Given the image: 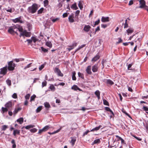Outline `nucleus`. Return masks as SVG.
Returning <instances> with one entry per match:
<instances>
[{
    "label": "nucleus",
    "mask_w": 148,
    "mask_h": 148,
    "mask_svg": "<svg viewBox=\"0 0 148 148\" xmlns=\"http://www.w3.org/2000/svg\"><path fill=\"white\" fill-rule=\"evenodd\" d=\"M39 6V5L34 3L31 6L28 7L27 9L28 12L32 14L36 12Z\"/></svg>",
    "instance_id": "nucleus-1"
},
{
    "label": "nucleus",
    "mask_w": 148,
    "mask_h": 148,
    "mask_svg": "<svg viewBox=\"0 0 148 148\" xmlns=\"http://www.w3.org/2000/svg\"><path fill=\"white\" fill-rule=\"evenodd\" d=\"M15 64L13 63L12 61H11L8 63V69L10 71L13 70L14 69Z\"/></svg>",
    "instance_id": "nucleus-2"
},
{
    "label": "nucleus",
    "mask_w": 148,
    "mask_h": 148,
    "mask_svg": "<svg viewBox=\"0 0 148 148\" xmlns=\"http://www.w3.org/2000/svg\"><path fill=\"white\" fill-rule=\"evenodd\" d=\"M25 36L27 37L30 36V34L29 32H27L26 30H24L22 32H21L20 36Z\"/></svg>",
    "instance_id": "nucleus-3"
},
{
    "label": "nucleus",
    "mask_w": 148,
    "mask_h": 148,
    "mask_svg": "<svg viewBox=\"0 0 148 148\" xmlns=\"http://www.w3.org/2000/svg\"><path fill=\"white\" fill-rule=\"evenodd\" d=\"M139 2L140 5L139 8H143L147 6L145 5V2L144 0H140Z\"/></svg>",
    "instance_id": "nucleus-4"
},
{
    "label": "nucleus",
    "mask_w": 148,
    "mask_h": 148,
    "mask_svg": "<svg viewBox=\"0 0 148 148\" xmlns=\"http://www.w3.org/2000/svg\"><path fill=\"white\" fill-rule=\"evenodd\" d=\"M7 67L6 66L0 69V73L1 74L5 75L7 73Z\"/></svg>",
    "instance_id": "nucleus-5"
},
{
    "label": "nucleus",
    "mask_w": 148,
    "mask_h": 148,
    "mask_svg": "<svg viewBox=\"0 0 148 148\" xmlns=\"http://www.w3.org/2000/svg\"><path fill=\"white\" fill-rule=\"evenodd\" d=\"M55 72L57 73L59 76L62 77L63 76V74L61 73L60 70L58 68H55L54 70Z\"/></svg>",
    "instance_id": "nucleus-6"
},
{
    "label": "nucleus",
    "mask_w": 148,
    "mask_h": 148,
    "mask_svg": "<svg viewBox=\"0 0 148 148\" xmlns=\"http://www.w3.org/2000/svg\"><path fill=\"white\" fill-rule=\"evenodd\" d=\"M74 14H71L69 16L68 18V19L70 23H73L75 21V20L74 19Z\"/></svg>",
    "instance_id": "nucleus-7"
},
{
    "label": "nucleus",
    "mask_w": 148,
    "mask_h": 148,
    "mask_svg": "<svg viewBox=\"0 0 148 148\" xmlns=\"http://www.w3.org/2000/svg\"><path fill=\"white\" fill-rule=\"evenodd\" d=\"M98 64H96L92 66V70L93 72H95L97 71L98 69Z\"/></svg>",
    "instance_id": "nucleus-8"
},
{
    "label": "nucleus",
    "mask_w": 148,
    "mask_h": 148,
    "mask_svg": "<svg viewBox=\"0 0 148 148\" xmlns=\"http://www.w3.org/2000/svg\"><path fill=\"white\" fill-rule=\"evenodd\" d=\"M21 17L20 16L18 18H16L14 19H13V21L14 23L19 22L20 23H23V21L21 20Z\"/></svg>",
    "instance_id": "nucleus-9"
},
{
    "label": "nucleus",
    "mask_w": 148,
    "mask_h": 148,
    "mask_svg": "<svg viewBox=\"0 0 148 148\" xmlns=\"http://www.w3.org/2000/svg\"><path fill=\"white\" fill-rule=\"evenodd\" d=\"M91 70V66L90 65L88 66L86 69V71L88 74L90 75L92 74Z\"/></svg>",
    "instance_id": "nucleus-10"
},
{
    "label": "nucleus",
    "mask_w": 148,
    "mask_h": 148,
    "mask_svg": "<svg viewBox=\"0 0 148 148\" xmlns=\"http://www.w3.org/2000/svg\"><path fill=\"white\" fill-rule=\"evenodd\" d=\"M71 89L72 90H73L75 91H77V90H78L79 91H82V90L79 88L76 85H74L73 86H72L71 87Z\"/></svg>",
    "instance_id": "nucleus-11"
},
{
    "label": "nucleus",
    "mask_w": 148,
    "mask_h": 148,
    "mask_svg": "<svg viewBox=\"0 0 148 148\" xmlns=\"http://www.w3.org/2000/svg\"><path fill=\"white\" fill-rule=\"evenodd\" d=\"M12 105V102L9 101L5 105V106L8 108H11Z\"/></svg>",
    "instance_id": "nucleus-12"
},
{
    "label": "nucleus",
    "mask_w": 148,
    "mask_h": 148,
    "mask_svg": "<svg viewBox=\"0 0 148 148\" xmlns=\"http://www.w3.org/2000/svg\"><path fill=\"white\" fill-rule=\"evenodd\" d=\"M91 28L90 26L89 25H85L84 28V30L87 32H88Z\"/></svg>",
    "instance_id": "nucleus-13"
},
{
    "label": "nucleus",
    "mask_w": 148,
    "mask_h": 148,
    "mask_svg": "<svg viewBox=\"0 0 148 148\" xmlns=\"http://www.w3.org/2000/svg\"><path fill=\"white\" fill-rule=\"evenodd\" d=\"M101 20L103 22H108L109 21V17H105L104 16H103L102 17Z\"/></svg>",
    "instance_id": "nucleus-14"
},
{
    "label": "nucleus",
    "mask_w": 148,
    "mask_h": 148,
    "mask_svg": "<svg viewBox=\"0 0 148 148\" xmlns=\"http://www.w3.org/2000/svg\"><path fill=\"white\" fill-rule=\"evenodd\" d=\"M71 140L70 143L71 144L72 146H73L76 140V137H71Z\"/></svg>",
    "instance_id": "nucleus-15"
},
{
    "label": "nucleus",
    "mask_w": 148,
    "mask_h": 148,
    "mask_svg": "<svg viewBox=\"0 0 148 148\" xmlns=\"http://www.w3.org/2000/svg\"><path fill=\"white\" fill-rule=\"evenodd\" d=\"M100 56L98 55H97L92 59V61L95 62L98 60Z\"/></svg>",
    "instance_id": "nucleus-16"
},
{
    "label": "nucleus",
    "mask_w": 148,
    "mask_h": 148,
    "mask_svg": "<svg viewBox=\"0 0 148 148\" xmlns=\"http://www.w3.org/2000/svg\"><path fill=\"white\" fill-rule=\"evenodd\" d=\"M8 32L12 34H13L15 31L11 27H10L8 30Z\"/></svg>",
    "instance_id": "nucleus-17"
},
{
    "label": "nucleus",
    "mask_w": 148,
    "mask_h": 148,
    "mask_svg": "<svg viewBox=\"0 0 148 148\" xmlns=\"http://www.w3.org/2000/svg\"><path fill=\"white\" fill-rule=\"evenodd\" d=\"M20 133V130H14L13 134L14 136H16V134L19 135Z\"/></svg>",
    "instance_id": "nucleus-18"
},
{
    "label": "nucleus",
    "mask_w": 148,
    "mask_h": 148,
    "mask_svg": "<svg viewBox=\"0 0 148 148\" xmlns=\"http://www.w3.org/2000/svg\"><path fill=\"white\" fill-rule=\"evenodd\" d=\"M95 94L97 96L98 99L100 98V92L99 90H97L95 92Z\"/></svg>",
    "instance_id": "nucleus-19"
},
{
    "label": "nucleus",
    "mask_w": 148,
    "mask_h": 148,
    "mask_svg": "<svg viewBox=\"0 0 148 148\" xmlns=\"http://www.w3.org/2000/svg\"><path fill=\"white\" fill-rule=\"evenodd\" d=\"M71 8L72 9H73L75 10H76L78 9V8L77 6L76 3H75L71 5Z\"/></svg>",
    "instance_id": "nucleus-20"
},
{
    "label": "nucleus",
    "mask_w": 148,
    "mask_h": 148,
    "mask_svg": "<svg viewBox=\"0 0 148 148\" xmlns=\"http://www.w3.org/2000/svg\"><path fill=\"white\" fill-rule=\"evenodd\" d=\"M102 127V126L101 125H99V126L97 127H95V128L92 129V130H90V132L94 131H97L99 130L100 128H101Z\"/></svg>",
    "instance_id": "nucleus-21"
},
{
    "label": "nucleus",
    "mask_w": 148,
    "mask_h": 148,
    "mask_svg": "<svg viewBox=\"0 0 148 148\" xmlns=\"http://www.w3.org/2000/svg\"><path fill=\"white\" fill-rule=\"evenodd\" d=\"M83 3L82 1H79L78 3V6L80 10H82L83 8Z\"/></svg>",
    "instance_id": "nucleus-22"
},
{
    "label": "nucleus",
    "mask_w": 148,
    "mask_h": 148,
    "mask_svg": "<svg viewBox=\"0 0 148 148\" xmlns=\"http://www.w3.org/2000/svg\"><path fill=\"white\" fill-rule=\"evenodd\" d=\"M126 31L128 35L134 32V30L132 28H129L127 29Z\"/></svg>",
    "instance_id": "nucleus-23"
},
{
    "label": "nucleus",
    "mask_w": 148,
    "mask_h": 148,
    "mask_svg": "<svg viewBox=\"0 0 148 148\" xmlns=\"http://www.w3.org/2000/svg\"><path fill=\"white\" fill-rule=\"evenodd\" d=\"M23 119L21 117L17 120V121L19 122L20 124H21L23 122Z\"/></svg>",
    "instance_id": "nucleus-24"
},
{
    "label": "nucleus",
    "mask_w": 148,
    "mask_h": 148,
    "mask_svg": "<svg viewBox=\"0 0 148 148\" xmlns=\"http://www.w3.org/2000/svg\"><path fill=\"white\" fill-rule=\"evenodd\" d=\"M21 108H15L14 110V111L13 112L14 114L15 115L18 111L21 110Z\"/></svg>",
    "instance_id": "nucleus-25"
},
{
    "label": "nucleus",
    "mask_w": 148,
    "mask_h": 148,
    "mask_svg": "<svg viewBox=\"0 0 148 148\" xmlns=\"http://www.w3.org/2000/svg\"><path fill=\"white\" fill-rule=\"evenodd\" d=\"M46 45L49 48H51L52 47V44L51 42L49 41H48L46 42Z\"/></svg>",
    "instance_id": "nucleus-26"
},
{
    "label": "nucleus",
    "mask_w": 148,
    "mask_h": 148,
    "mask_svg": "<svg viewBox=\"0 0 148 148\" xmlns=\"http://www.w3.org/2000/svg\"><path fill=\"white\" fill-rule=\"evenodd\" d=\"M72 79L73 80H76V77H75L76 73L75 71H73L72 73Z\"/></svg>",
    "instance_id": "nucleus-27"
},
{
    "label": "nucleus",
    "mask_w": 148,
    "mask_h": 148,
    "mask_svg": "<svg viewBox=\"0 0 148 148\" xmlns=\"http://www.w3.org/2000/svg\"><path fill=\"white\" fill-rule=\"evenodd\" d=\"M107 83L110 85L114 84V82L110 79H108L107 80Z\"/></svg>",
    "instance_id": "nucleus-28"
},
{
    "label": "nucleus",
    "mask_w": 148,
    "mask_h": 148,
    "mask_svg": "<svg viewBox=\"0 0 148 148\" xmlns=\"http://www.w3.org/2000/svg\"><path fill=\"white\" fill-rule=\"evenodd\" d=\"M11 143H12V144H13V145L12 146V148H15L16 147V145L15 144V142L14 140V139L12 140L11 141Z\"/></svg>",
    "instance_id": "nucleus-29"
},
{
    "label": "nucleus",
    "mask_w": 148,
    "mask_h": 148,
    "mask_svg": "<svg viewBox=\"0 0 148 148\" xmlns=\"http://www.w3.org/2000/svg\"><path fill=\"white\" fill-rule=\"evenodd\" d=\"M8 108H6V107L4 108L3 107H2V113H3L5 112H7L8 111Z\"/></svg>",
    "instance_id": "nucleus-30"
},
{
    "label": "nucleus",
    "mask_w": 148,
    "mask_h": 148,
    "mask_svg": "<svg viewBox=\"0 0 148 148\" xmlns=\"http://www.w3.org/2000/svg\"><path fill=\"white\" fill-rule=\"evenodd\" d=\"M61 129V128H60L59 129H58V130H56V131H54L52 133H50V132H49L48 133L49 134H53L57 133L58 132H59L60 130Z\"/></svg>",
    "instance_id": "nucleus-31"
},
{
    "label": "nucleus",
    "mask_w": 148,
    "mask_h": 148,
    "mask_svg": "<svg viewBox=\"0 0 148 148\" xmlns=\"http://www.w3.org/2000/svg\"><path fill=\"white\" fill-rule=\"evenodd\" d=\"M35 126L33 125H30L26 126L25 127V128L26 129H29L31 128H32L34 127Z\"/></svg>",
    "instance_id": "nucleus-32"
},
{
    "label": "nucleus",
    "mask_w": 148,
    "mask_h": 148,
    "mask_svg": "<svg viewBox=\"0 0 148 148\" xmlns=\"http://www.w3.org/2000/svg\"><path fill=\"white\" fill-rule=\"evenodd\" d=\"M132 64H130L128 65V67H127L128 70H132V71H135L134 69H130V68L132 66Z\"/></svg>",
    "instance_id": "nucleus-33"
},
{
    "label": "nucleus",
    "mask_w": 148,
    "mask_h": 148,
    "mask_svg": "<svg viewBox=\"0 0 148 148\" xmlns=\"http://www.w3.org/2000/svg\"><path fill=\"white\" fill-rule=\"evenodd\" d=\"M50 127H49V125H47L45 126L44 127H43V128L44 130V132H45L49 128H50Z\"/></svg>",
    "instance_id": "nucleus-34"
},
{
    "label": "nucleus",
    "mask_w": 148,
    "mask_h": 148,
    "mask_svg": "<svg viewBox=\"0 0 148 148\" xmlns=\"http://www.w3.org/2000/svg\"><path fill=\"white\" fill-rule=\"evenodd\" d=\"M78 75L79 77H80L82 79H84V75L83 74L79 72L78 73Z\"/></svg>",
    "instance_id": "nucleus-35"
},
{
    "label": "nucleus",
    "mask_w": 148,
    "mask_h": 148,
    "mask_svg": "<svg viewBox=\"0 0 148 148\" xmlns=\"http://www.w3.org/2000/svg\"><path fill=\"white\" fill-rule=\"evenodd\" d=\"M6 82L7 84L9 86H10L11 85V81L9 79H8L7 80H6Z\"/></svg>",
    "instance_id": "nucleus-36"
},
{
    "label": "nucleus",
    "mask_w": 148,
    "mask_h": 148,
    "mask_svg": "<svg viewBox=\"0 0 148 148\" xmlns=\"http://www.w3.org/2000/svg\"><path fill=\"white\" fill-rule=\"evenodd\" d=\"M42 106H40L38 107L36 110V112L37 113L39 112L42 109Z\"/></svg>",
    "instance_id": "nucleus-37"
},
{
    "label": "nucleus",
    "mask_w": 148,
    "mask_h": 148,
    "mask_svg": "<svg viewBox=\"0 0 148 148\" xmlns=\"http://www.w3.org/2000/svg\"><path fill=\"white\" fill-rule=\"evenodd\" d=\"M31 38L32 40V41H33L34 42H36L38 40V39H37L36 37H32Z\"/></svg>",
    "instance_id": "nucleus-38"
},
{
    "label": "nucleus",
    "mask_w": 148,
    "mask_h": 148,
    "mask_svg": "<svg viewBox=\"0 0 148 148\" xmlns=\"http://www.w3.org/2000/svg\"><path fill=\"white\" fill-rule=\"evenodd\" d=\"M36 97V95H33L31 97L30 100V101L31 102L32 101H34V100Z\"/></svg>",
    "instance_id": "nucleus-39"
},
{
    "label": "nucleus",
    "mask_w": 148,
    "mask_h": 148,
    "mask_svg": "<svg viewBox=\"0 0 148 148\" xmlns=\"http://www.w3.org/2000/svg\"><path fill=\"white\" fill-rule=\"evenodd\" d=\"M43 10H44L43 8H41L40 10H38V14H41Z\"/></svg>",
    "instance_id": "nucleus-40"
},
{
    "label": "nucleus",
    "mask_w": 148,
    "mask_h": 148,
    "mask_svg": "<svg viewBox=\"0 0 148 148\" xmlns=\"http://www.w3.org/2000/svg\"><path fill=\"white\" fill-rule=\"evenodd\" d=\"M45 106L46 108H49L50 107V106L49 103L48 102H45L44 103Z\"/></svg>",
    "instance_id": "nucleus-41"
},
{
    "label": "nucleus",
    "mask_w": 148,
    "mask_h": 148,
    "mask_svg": "<svg viewBox=\"0 0 148 148\" xmlns=\"http://www.w3.org/2000/svg\"><path fill=\"white\" fill-rule=\"evenodd\" d=\"M105 110L107 111H110V112H111V113L113 114V112H112V110L110 109V108L109 107H105Z\"/></svg>",
    "instance_id": "nucleus-42"
},
{
    "label": "nucleus",
    "mask_w": 148,
    "mask_h": 148,
    "mask_svg": "<svg viewBox=\"0 0 148 148\" xmlns=\"http://www.w3.org/2000/svg\"><path fill=\"white\" fill-rule=\"evenodd\" d=\"M100 141L99 139H97L95 140L94 141V144H97L100 143Z\"/></svg>",
    "instance_id": "nucleus-43"
},
{
    "label": "nucleus",
    "mask_w": 148,
    "mask_h": 148,
    "mask_svg": "<svg viewBox=\"0 0 148 148\" xmlns=\"http://www.w3.org/2000/svg\"><path fill=\"white\" fill-rule=\"evenodd\" d=\"M124 28H127L128 27V25L127 23V20L126 19L125 20V23L124 24Z\"/></svg>",
    "instance_id": "nucleus-44"
},
{
    "label": "nucleus",
    "mask_w": 148,
    "mask_h": 148,
    "mask_svg": "<svg viewBox=\"0 0 148 148\" xmlns=\"http://www.w3.org/2000/svg\"><path fill=\"white\" fill-rule=\"evenodd\" d=\"M41 49L42 51L44 52H47L48 51L47 49H46L42 47H41Z\"/></svg>",
    "instance_id": "nucleus-45"
},
{
    "label": "nucleus",
    "mask_w": 148,
    "mask_h": 148,
    "mask_svg": "<svg viewBox=\"0 0 148 148\" xmlns=\"http://www.w3.org/2000/svg\"><path fill=\"white\" fill-rule=\"evenodd\" d=\"M18 31L21 32H22L23 31V29L22 27L20 26H18Z\"/></svg>",
    "instance_id": "nucleus-46"
},
{
    "label": "nucleus",
    "mask_w": 148,
    "mask_h": 148,
    "mask_svg": "<svg viewBox=\"0 0 148 148\" xmlns=\"http://www.w3.org/2000/svg\"><path fill=\"white\" fill-rule=\"evenodd\" d=\"M50 89L51 90L53 91L55 90V87L53 85H52L50 86Z\"/></svg>",
    "instance_id": "nucleus-47"
},
{
    "label": "nucleus",
    "mask_w": 148,
    "mask_h": 148,
    "mask_svg": "<svg viewBox=\"0 0 148 148\" xmlns=\"http://www.w3.org/2000/svg\"><path fill=\"white\" fill-rule=\"evenodd\" d=\"M141 40V38H140L138 36L136 37V39L134 41L135 42H136L137 41H139V42Z\"/></svg>",
    "instance_id": "nucleus-48"
},
{
    "label": "nucleus",
    "mask_w": 148,
    "mask_h": 148,
    "mask_svg": "<svg viewBox=\"0 0 148 148\" xmlns=\"http://www.w3.org/2000/svg\"><path fill=\"white\" fill-rule=\"evenodd\" d=\"M37 131V129H36L34 128L32 129H31L30 130V131L32 133H34L36 132Z\"/></svg>",
    "instance_id": "nucleus-49"
},
{
    "label": "nucleus",
    "mask_w": 148,
    "mask_h": 148,
    "mask_svg": "<svg viewBox=\"0 0 148 148\" xmlns=\"http://www.w3.org/2000/svg\"><path fill=\"white\" fill-rule=\"evenodd\" d=\"M30 94H28L26 95L25 96V99L27 100L29 99V97H30Z\"/></svg>",
    "instance_id": "nucleus-50"
},
{
    "label": "nucleus",
    "mask_w": 148,
    "mask_h": 148,
    "mask_svg": "<svg viewBox=\"0 0 148 148\" xmlns=\"http://www.w3.org/2000/svg\"><path fill=\"white\" fill-rule=\"evenodd\" d=\"M44 3L45 6L47 5L48 4V0H45L44 1Z\"/></svg>",
    "instance_id": "nucleus-51"
},
{
    "label": "nucleus",
    "mask_w": 148,
    "mask_h": 148,
    "mask_svg": "<svg viewBox=\"0 0 148 148\" xmlns=\"http://www.w3.org/2000/svg\"><path fill=\"white\" fill-rule=\"evenodd\" d=\"M32 64V63H30L28 64L27 66L24 68V70H25L26 69L30 67L31 66V65Z\"/></svg>",
    "instance_id": "nucleus-52"
},
{
    "label": "nucleus",
    "mask_w": 148,
    "mask_h": 148,
    "mask_svg": "<svg viewBox=\"0 0 148 148\" xmlns=\"http://www.w3.org/2000/svg\"><path fill=\"white\" fill-rule=\"evenodd\" d=\"M118 41L116 42V44H119L122 42V40L121 38H118Z\"/></svg>",
    "instance_id": "nucleus-53"
},
{
    "label": "nucleus",
    "mask_w": 148,
    "mask_h": 148,
    "mask_svg": "<svg viewBox=\"0 0 148 148\" xmlns=\"http://www.w3.org/2000/svg\"><path fill=\"white\" fill-rule=\"evenodd\" d=\"M47 84V82L46 81H45L43 82L42 83V87H44L45 86H46Z\"/></svg>",
    "instance_id": "nucleus-54"
},
{
    "label": "nucleus",
    "mask_w": 148,
    "mask_h": 148,
    "mask_svg": "<svg viewBox=\"0 0 148 148\" xmlns=\"http://www.w3.org/2000/svg\"><path fill=\"white\" fill-rule=\"evenodd\" d=\"M8 126L6 125H4L2 126V130L5 131L7 128Z\"/></svg>",
    "instance_id": "nucleus-55"
},
{
    "label": "nucleus",
    "mask_w": 148,
    "mask_h": 148,
    "mask_svg": "<svg viewBox=\"0 0 148 148\" xmlns=\"http://www.w3.org/2000/svg\"><path fill=\"white\" fill-rule=\"evenodd\" d=\"M103 103L105 105H108L109 103L106 100L104 99L103 100Z\"/></svg>",
    "instance_id": "nucleus-56"
},
{
    "label": "nucleus",
    "mask_w": 148,
    "mask_h": 148,
    "mask_svg": "<svg viewBox=\"0 0 148 148\" xmlns=\"http://www.w3.org/2000/svg\"><path fill=\"white\" fill-rule=\"evenodd\" d=\"M100 19H99L97 21H96L95 23L94 24V26H95L97 25H98L99 23H100Z\"/></svg>",
    "instance_id": "nucleus-57"
},
{
    "label": "nucleus",
    "mask_w": 148,
    "mask_h": 148,
    "mask_svg": "<svg viewBox=\"0 0 148 148\" xmlns=\"http://www.w3.org/2000/svg\"><path fill=\"white\" fill-rule=\"evenodd\" d=\"M45 65L44 64H42L39 67V69L40 71L44 67Z\"/></svg>",
    "instance_id": "nucleus-58"
},
{
    "label": "nucleus",
    "mask_w": 148,
    "mask_h": 148,
    "mask_svg": "<svg viewBox=\"0 0 148 148\" xmlns=\"http://www.w3.org/2000/svg\"><path fill=\"white\" fill-rule=\"evenodd\" d=\"M77 45V43H74L73 45H70L69 46V47H70L71 48H72L73 47V48H74V47H75Z\"/></svg>",
    "instance_id": "nucleus-59"
},
{
    "label": "nucleus",
    "mask_w": 148,
    "mask_h": 148,
    "mask_svg": "<svg viewBox=\"0 0 148 148\" xmlns=\"http://www.w3.org/2000/svg\"><path fill=\"white\" fill-rule=\"evenodd\" d=\"M12 97L14 99H16L17 98V96L16 93H14L13 94L12 96Z\"/></svg>",
    "instance_id": "nucleus-60"
},
{
    "label": "nucleus",
    "mask_w": 148,
    "mask_h": 148,
    "mask_svg": "<svg viewBox=\"0 0 148 148\" xmlns=\"http://www.w3.org/2000/svg\"><path fill=\"white\" fill-rule=\"evenodd\" d=\"M80 12V11L79 10H77L75 13V16H78Z\"/></svg>",
    "instance_id": "nucleus-61"
},
{
    "label": "nucleus",
    "mask_w": 148,
    "mask_h": 148,
    "mask_svg": "<svg viewBox=\"0 0 148 148\" xmlns=\"http://www.w3.org/2000/svg\"><path fill=\"white\" fill-rule=\"evenodd\" d=\"M24 60L23 59H15V61L16 62H18L20 61H22Z\"/></svg>",
    "instance_id": "nucleus-62"
},
{
    "label": "nucleus",
    "mask_w": 148,
    "mask_h": 148,
    "mask_svg": "<svg viewBox=\"0 0 148 148\" xmlns=\"http://www.w3.org/2000/svg\"><path fill=\"white\" fill-rule=\"evenodd\" d=\"M45 132L43 128H42V129H40L39 130V131L38 132V133L39 134H40L42 132Z\"/></svg>",
    "instance_id": "nucleus-63"
},
{
    "label": "nucleus",
    "mask_w": 148,
    "mask_h": 148,
    "mask_svg": "<svg viewBox=\"0 0 148 148\" xmlns=\"http://www.w3.org/2000/svg\"><path fill=\"white\" fill-rule=\"evenodd\" d=\"M143 109L145 111H148V108L145 106H144L143 107Z\"/></svg>",
    "instance_id": "nucleus-64"
}]
</instances>
